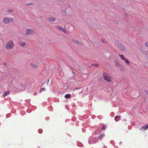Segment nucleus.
<instances>
[{
    "label": "nucleus",
    "mask_w": 148,
    "mask_h": 148,
    "mask_svg": "<svg viewBox=\"0 0 148 148\" xmlns=\"http://www.w3.org/2000/svg\"><path fill=\"white\" fill-rule=\"evenodd\" d=\"M141 128L144 129L145 130H146L148 128V125H146L145 126H142Z\"/></svg>",
    "instance_id": "4468645a"
},
{
    "label": "nucleus",
    "mask_w": 148,
    "mask_h": 148,
    "mask_svg": "<svg viewBox=\"0 0 148 148\" xmlns=\"http://www.w3.org/2000/svg\"><path fill=\"white\" fill-rule=\"evenodd\" d=\"M9 94V91H8L7 92H5L3 95V97H6L7 95H8Z\"/></svg>",
    "instance_id": "f8f14e48"
},
{
    "label": "nucleus",
    "mask_w": 148,
    "mask_h": 148,
    "mask_svg": "<svg viewBox=\"0 0 148 148\" xmlns=\"http://www.w3.org/2000/svg\"><path fill=\"white\" fill-rule=\"evenodd\" d=\"M36 34L35 30L32 29H27L25 31V34L27 36L29 35L32 36Z\"/></svg>",
    "instance_id": "20e7f679"
},
{
    "label": "nucleus",
    "mask_w": 148,
    "mask_h": 148,
    "mask_svg": "<svg viewBox=\"0 0 148 148\" xmlns=\"http://www.w3.org/2000/svg\"><path fill=\"white\" fill-rule=\"evenodd\" d=\"M57 28L66 34H68L69 33V32L67 30L63 28L61 26H58Z\"/></svg>",
    "instance_id": "0eeeda50"
},
{
    "label": "nucleus",
    "mask_w": 148,
    "mask_h": 148,
    "mask_svg": "<svg viewBox=\"0 0 148 148\" xmlns=\"http://www.w3.org/2000/svg\"><path fill=\"white\" fill-rule=\"evenodd\" d=\"M104 136L103 134H101L99 136L98 138L100 139L101 140L102 138V137Z\"/></svg>",
    "instance_id": "dca6fc26"
},
{
    "label": "nucleus",
    "mask_w": 148,
    "mask_h": 148,
    "mask_svg": "<svg viewBox=\"0 0 148 148\" xmlns=\"http://www.w3.org/2000/svg\"><path fill=\"white\" fill-rule=\"evenodd\" d=\"M47 19L49 22H52L56 20V18L53 16H51L48 17Z\"/></svg>",
    "instance_id": "6e6552de"
},
{
    "label": "nucleus",
    "mask_w": 148,
    "mask_h": 148,
    "mask_svg": "<svg viewBox=\"0 0 148 148\" xmlns=\"http://www.w3.org/2000/svg\"><path fill=\"white\" fill-rule=\"evenodd\" d=\"M13 12V10L12 9H8L7 11V12H8V13H11V12Z\"/></svg>",
    "instance_id": "f3484780"
},
{
    "label": "nucleus",
    "mask_w": 148,
    "mask_h": 148,
    "mask_svg": "<svg viewBox=\"0 0 148 148\" xmlns=\"http://www.w3.org/2000/svg\"><path fill=\"white\" fill-rule=\"evenodd\" d=\"M103 78L104 79L108 82H111L113 79L109 75L105 73H103Z\"/></svg>",
    "instance_id": "7ed1b4c3"
},
{
    "label": "nucleus",
    "mask_w": 148,
    "mask_h": 148,
    "mask_svg": "<svg viewBox=\"0 0 148 148\" xmlns=\"http://www.w3.org/2000/svg\"><path fill=\"white\" fill-rule=\"evenodd\" d=\"M92 65H93V66H95L96 67H98V64H92Z\"/></svg>",
    "instance_id": "aec40b11"
},
{
    "label": "nucleus",
    "mask_w": 148,
    "mask_h": 148,
    "mask_svg": "<svg viewBox=\"0 0 148 148\" xmlns=\"http://www.w3.org/2000/svg\"><path fill=\"white\" fill-rule=\"evenodd\" d=\"M2 22L5 24H8L12 23L13 21V19L12 18H9L8 17H5L2 19Z\"/></svg>",
    "instance_id": "39448f33"
},
{
    "label": "nucleus",
    "mask_w": 148,
    "mask_h": 148,
    "mask_svg": "<svg viewBox=\"0 0 148 148\" xmlns=\"http://www.w3.org/2000/svg\"><path fill=\"white\" fill-rule=\"evenodd\" d=\"M115 66L118 67H120V64L118 61L115 62Z\"/></svg>",
    "instance_id": "9b49d317"
},
{
    "label": "nucleus",
    "mask_w": 148,
    "mask_h": 148,
    "mask_svg": "<svg viewBox=\"0 0 148 148\" xmlns=\"http://www.w3.org/2000/svg\"><path fill=\"white\" fill-rule=\"evenodd\" d=\"M72 73H75V72H74V71H72Z\"/></svg>",
    "instance_id": "b1692460"
},
{
    "label": "nucleus",
    "mask_w": 148,
    "mask_h": 148,
    "mask_svg": "<svg viewBox=\"0 0 148 148\" xmlns=\"http://www.w3.org/2000/svg\"><path fill=\"white\" fill-rule=\"evenodd\" d=\"M119 56L122 60L124 61L125 63L127 65L130 64V62L127 59L125 58V57L123 55L119 54Z\"/></svg>",
    "instance_id": "423d86ee"
},
{
    "label": "nucleus",
    "mask_w": 148,
    "mask_h": 148,
    "mask_svg": "<svg viewBox=\"0 0 148 148\" xmlns=\"http://www.w3.org/2000/svg\"><path fill=\"white\" fill-rule=\"evenodd\" d=\"M120 117H121L120 116H115V120L116 121H119V120H117V119H116V118H120Z\"/></svg>",
    "instance_id": "a211bd4d"
},
{
    "label": "nucleus",
    "mask_w": 148,
    "mask_h": 148,
    "mask_svg": "<svg viewBox=\"0 0 148 148\" xmlns=\"http://www.w3.org/2000/svg\"><path fill=\"white\" fill-rule=\"evenodd\" d=\"M115 44L118 48L121 51H123L125 50V46L120 42L116 40L115 41Z\"/></svg>",
    "instance_id": "f03ea898"
},
{
    "label": "nucleus",
    "mask_w": 148,
    "mask_h": 148,
    "mask_svg": "<svg viewBox=\"0 0 148 148\" xmlns=\"http://www.w3.org/2000/svg\"><path fill=\"white\" fill-rule=\"evenodd\" d=\"M72 41L75 44H77L81 46L82 45L81 43L80 42L78 41L77 40H75L74 39H73L72 40Z\"/></svg>",
    "instance_id": "1a4fd4ad"
},
{
    "label": "nucleus",
    "mask_w": 148,
    "mask_h": 148,
    "mask_svg": "<svg viewBox=\"0 0 148 148\" xmlns=\"http://www.w3.org/2000/svg\"><path fill=\"white\" fill-rule=\"evenodd\" d=\"M26 45V43L23 42H21L19 43V45L21 46H24Z\"/></svg>",
    "instance_id": "ddd939ff"
},
{
    "label": "nucleus",
    "mask_w": 148,
    "mask_h": 148,
    "mask_svg": "<svg viewBox=\"0 0 148 148\" xmlns=\"http://www.w3.org/2000/svg\"><path fill=\"white\" fill-rule=\"evenodd\" d=\"M71 95L70 94H66L65 96V98H69L71 97Z\"/></svg>",
    "instance_id": "2eb2a0df"
},
{
    "label": "nucleus",
    "mask_w": 148,
    "mask_h": 148,
    "mask_svg": "<svg viewBox=\"0 0 148 148\" xmlns=\"http://www.w3.org/2000/svg\"><path fill=\"white\" fill-rule=\"evenodd\" d=\"M101 129L102 130H104L105 129V127L104 126H103L101 127Z\"/></svg>",
    "instance_id": "412c9836"
},
{
    "label": "nucleus",
    "mask_w": 148,
    "mask_h": 148,
    "mask_svg": "<svg viewBox=\"0 0 148 148\" xmlns=\"http://www.w3.org/2000/svg\"><path fill=\"white\" fill-rule=\"evenodd\" d=\"M145 45L146 47H148V42H145Z\"/></svg>",
    "instance_id": "4be33fe9"
},
{
    "label": "nucleus",
    "mask_w": 148,
    "mask_h": 148,
    "mask_svg": "<svg viewBox=\"0 0 148 148\" xmlns=\"http://www.w3.org/2000/svg\"><path fill=\"white\" fill-rule=\"evenodd\" d=\"M34 4V3H28L27 4H26V6H30L31 5H32Z\"/></svg>",
    "instance_id": "6ab92c4d"
},
{
    "label": "nucleus",
    "mask_w": 148,
    "mask_h": 148,
    "mask_svg": "<svg viewBox=\"0 0 148 148\" xmlns=\"http://www.w3.org/2000/svg\"><path fill=\"white\" fill-rule=\"evenodd\" d=\"M31 66L33 68L36 69L37 68L38 66L35 64L33 63H31L30 64Z\"/></svg>",
    "instance_id": "9d476101"
},
{
    "label": "nucleus",
    "mask_w": 148,
    "mask_h": 148,
    "mask_svg": "<svg viewBox=\"0 0 148 148\" xmlns=\"http://www.w3.org/2000/svg\"><path fill=\"white\" fill-rule=\"evenodd\" d=\"M14 45V42L13 41L10 40L7 43L6 48L8 50L12 49Z\"/></svg>",
    "instance_id": "f257e3e1"
},
{
    "label": "nucleus",
    "mask_w": 148,
    "mask_h": 148,
    "mask_svg": "<svg viewBox=\"0 0 148 148\" xmlns=\"http://www.w3.org/2000/svg\"><path fill=\"white\" fill-rule=\"evenodd\" d=\"M101 41H102L103 43H105L104 40L103 39H101Z\"/></svg>",
    "instance_id": "5701e85b"
}]
</instances>
